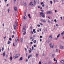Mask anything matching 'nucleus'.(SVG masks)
<instances>
[{
  "instance_id": "nucleus-48",
  "label": "nucleus",
  "mask_w": 64,
  "mask_h": 64,
  "mask_svg": "<svg viewBox=\"0 0 64 64\" xmlns=\"http://www.w3.org/2000/svg\"><path fill=\"white\" fill-rule=\"evenodd\" d=\"M4 61H7V60H6L5 59H4Z\"/></svg>"
},
{
  "instance_id": "nucleus-43",
  "label": "nucleus",
  "mask_w": 64,
  "mask_h": 64,
  "mask_svg": "<svg viewBox=\"0 0 64 64\" xmlns=\"http://www.w3.org/2000/svg\"><path fill=\"white\" fill-rule=\"evenodd\" d=\"M56 52H58V50L57 49H56Z\"/></svg>"
},
{
  "instance_id": "nucleus-55",
  "label": "nucleus",
  "mask_w": 64,
  "mask_h": 64,
  "mask_svg": "<svg viewBox=\"0 0 64 64\" xmlns=\"http://www.w3.org/2000/svg\"><path fill=\"white\" fill-rule=\"evenodd\" d=\"M30 30H32V27L30 26Z\"/></svg>"
},
{
  "instance_id": "nucleus-19",
  "label": "nucleus",
  "mask_w": 64,
  "mask_h": 64,
  "mask_svg": "<svg viewBox=\"0 0 64 64\" xmlns=\"http://www.w3.org/2000/svg\"><path fill=\"white\" fill-rule=\"evenodd\" d=\"M32 4V2H31L29 4V5H31Z\"/></svg>"
},
{
  "instance_id": "nucleus-44",
  "label": "nucleus",
  "mask_w": 64,
  "mask_h": 64,
  "mask_svg": "<svg viewBox=\"0 0 64 64\" xmlns=\"http://www.w3.org/2000/svg\"><path fill=\"white\" fill-rule=\"evenodd\" d=\"M14 35H12V38H14Z\"/></svg>"
},
{
  "instance_id": "nucleus-59",
  "label": "nucleus",
  "mask_w": 64,
  "mask_h": 64,
  "mask_svg": "<svg viewBox=\"0 0 64 64\" xmlns=\"http://www.w3.org/2000/svg\"><path fill=\"white\" fill-rule=\"evenodd\" d=\"M54 61H56V59H55V58L54 59Z\"/></svg>"
},
{
  "instance_id": "nucleus-45",
  "label": "nucleus",
  "mask_w": 64,
  "mask_h": 64,
  "mask_svg": "<svg viewBox=\"0 0 64 64\" xmlns=\"http://www.w3.org/2000/svg\"><path fill=\"white\" fill-rule=\"evenodd\" d=\"M8 57V55H7V54L6 56V58H7Z\"/></svg>"
},
{
  "instance_id": "nucleus-63",
  "label": "nucleus",
  "mask_w": 64,
  "mask_h": 64,
  "mask_svg": "<svg viewBox=\"0 0 64 64\" xmlns=\"http://www.w3.org/2000/svg\"><path fill=\"white\" fill-rule=\"evenodd\" d=\"M30 51H32V49L31 48H30Z\"/></svg>"
},
{
  "instance_id": "nucleus-8",
  "label": "nucleus",
  "mask_w": 64,
  "mask_h": 64,
  "mask_svg": "<svg viewBox=\"0 0 64 64\" xmlns=\"http://www.w3.org/2000/svg\"><path fill=\"white\" fill-rule=\"evenodd\" d=\"M62 63V64H64V60H62L60 61Z\"/></svg>"
},
{
  "instance_id": "nucleus-32",
  "label": "nucleus",
  "mask_w": 64,
  "mask_h": 64,
  "mask_svg": "<svg viewBox=\"0 0 64 64\" xmlns=\"http://www.w3.org/2000/svg\"><path fill=\"white\" fill-rule=\"evenodd\" d=\"M32 50H34V47H33V46L32 47Z\"/></svg>"
},
{
  "instance_id": "nucleus-24",
  "label": "nucleus",
  "mask_w": 64,
  "mask_h": 64,
  "mask_svg": "<svg viewBox=\"0 0 64 64\" xmlns=\"http://www.w3.org/2000/svg\"><path fill=\"white\" fill-rule=\"evenodd\" d=\"M21 41L22 42H23V38H21Z\"/></svg>"
},
{
  "instance_id": "nucleus-33",
  "label": "nucleus",
  "mask_w": 64,
  "mask_h": 64,
  "mask_svg": "<svg viewBox=\"0 0 64 64\" xmlns=\"http://www.w3.org/2000/svg\"><path fill=\"white\" fill-rule=\"evenodd\" d=\"M30 57H30V56H28V59H29V58H30Z\"/></svg>"
},
{
  "instance_id": "nucleus-18",
  "label": "nucleus",
  "mask_w": 64,
  "mask_h": 64,
  "mask_svg": "<svg viewBox=\"0 0 64 64\" xmlns=\"http://www.w3.org/2000/svg\"><path fill=\"white\" fill-rule=\"evenodd\" d=\"M34 43H36V40H34Z\"/></svg>"
},
{
  "instance_id": "nucleus-34",
  "label": "nucleus",
  "mask_w": 64,
  "mask_h": 64,
  "mask_svg": "<svg viewBox=\"0 0 64 64\" xmlns=\"http://www.w3.org/2000/svg\"><path fill=\"white\" fill-rule=\"evenodd\" d=\"M2 51H3V50H4V48H2Z\"/></svg>"
},
{
  "instance_id": "nucleus-7",
  "label": "nucleus",
  "mask_w": 64,
  "mask_h": 64,
  "mask_svg": "<svg viewBox=\"0 0 64 64\" xmlns=\"http://www.w3.org/2000/svg\"><path fill=\"white\" fill-rule=\"evenodd\" d=\"M18 38L17 37L15 39V42H17L18 41Z\"/></svg>"
},
{
  "instance_id": "nucleus-30",
  "label": "nucleus",
  "mask_w": 64,
  "mask_h": 64,
  "mask_svg": "<svg viewBox=\"0 0 64 64\" xmlns=\"http://www.w3.org/2000/svg\"><path fill=\"white\" fill-rule=\"evenodd\" d=\"M50 38H52V36L51 35L50 36Z\"/></svg>"
},
{
  "instance_id": "nucleus-51",
  "label": "nucleus",
  "mask_w": 64,
  "mask_h": 64,
  "mask_svg": "<svg viewBox=\"0 0 64 64\" xmlns=\"http://www.w3.org/2000/svg\"><path fill=\"white\" fill-rule=\"evenodd\" d=\"M40 21H41L42 22H43V20H42V19H41L40 20Z\"/></svg>"
},
{
  "instance_id": "nucleus-64",
  "label": "nucleus",
  "mask_w": 64,
  "mask_h": 64,
  "mask_svg": "<svg viewBox=\"0 0 64 64\" xmlns=\"http://www.w3.org/2000/svg\"><path fill=\"white\" fill-rule=\"evenodd\" d=\"M30 44H33V42H30Z\"/></svg>"
},
{
  "instance_id": "nucleus-23",
  "label": "nucleus",
  "mask_w": 64,
  "mask_h": 64,
  "mask_svg": "<svg viewBox=\"0 0 64 64\" xmlns=\"http://www.w3.org/2000/svg\"><path fill=\"white\" fill-rule=\"evenodd\" d=\"M10 59L11 60H12V56H10Z\"/></svg>"
},
{
  "instance_id": "nucleus-14",
  "label": "nucleus",
  "mask_w": 64,
  "mask_h": 64,
  "mask_svg": "<svg viewBox=\"0 0 64 64\" xmlns=\"http://www.w3.org/2000/svg\"><path fill=\"white\" fill-rule=\"evenodd\" d=\"M14 29L16 30V26L15 25H14Z\"/></svg>"
},
{
  "instance_id": "nucleus-54",
  "label": "nucleus",
  "mask_w": 64,
  "mask_h": 64,
  "mask_svg": "<svg viewBox=\"0 0 64 64\" xmlns=\"http://www.w3.org/2000/svg\"><path fill=\"white\" fill-rule=\"evenodd\" d=\"M40 4L41 5H42V4H43V2H41Z\"/></svg>"
},
{
  "instance_id": "nucleus-11",
  "label": "nucleus",
  "mask_w": 64,
  "mask_h": 64,
  "mask_svg": "<svg viewBox=\"0 0 64 64\" xmlns=\"http://www.w3.org/2000/svg\"><path fill=\"white\" fill-rule=\"evenodd\" d=\"M34 5H36V4L37 2V1H36V0H34Z\"/></svg>"
},
{
  "instance_id": "nucleus-61",
  "label": "nucleus",
  "mask_w": 64,
  "mask_h": 64,
  "mask_svg": "<svg viewBox=\"0 0 64 64\" xmlns=\"http://www.w3.org/2000/svg\"><path fill=\"white\" fill-rule=\"evenodd\" d=\"M33 38V37H31L30 38V39H32Z\"/></svg>"
},
{
  "instance_id": "nucleus-2",
  "label": "nucleus",
  "mask_w": 64,
  "mask_h": 64,
  "mask_svg": "<svg viewBox=\"0 0 64 64\" xmlns=\"http://www.w3.org/2000/svg\"><path fill=\"white\" fill-rule=\"evenodd\" d=\"M46 14H52V12L51 11H48L46 12Z\"/></svg>"
},
{
  "instance_id": "nucleus-20",
  "label": "nucleus",
  "mask_w": 64,
  "mask_h": 64,
  "mask_svg": "<svg viewBox=\"0 0 64 64\" xmlns=\"http://www.w3.org/2000/svg\"><path fill=\"white\" fill-rule=\"evenodd\" d=\"M50 4H52L53 3V2L52 1H50Z\"/></svg>"
},
{
  "instance_id": "nucleus-49",
  "label": "nucleus",
  "mask_w": 64,
  "mask_h": 64,
  "mask_svg": "<svg viewBox=\"0 0 64 64\" xmlns=\"http://www.w3.org/2000/svg\"><path fill=\"white\" fill-rule=\"evenodd\" d=\"M48 18L49 19H50V16H48Z\"/></svg>"
},
{
  "instance_id": "nucleus-9",
  "label": "nucleus",
  "mask_w": 64,
  "mask_h": 64,
  "mask_svg": "<svg viewBox=\"0 0 64 64\" xmlns=\"http://www.w3.org/2000/svg\"><path fill=\"white\" fill-rule=\"evenodd\" d=\"M60 48L61 49H63L64 48V47L62 46H60Z\"/></svg>"
},
{
  "instance_id": "nucleus-37",
  "label": "nucleus",
  "mask_w": 64,
  "mask_h": 64,
  "mask_svg": "<svg viewBox=\"0 0 64 64\" xmlns=\"http://www.w3.org/2000/svg\"><path fill=\"white\" fill-rule=\"evenodd\" d=\"M30 57H32L33 56L32 54H30Z\"/></svg>"
},
{
  "instance_id": "nucleus-62",
  "label": "nucleus",
  "mask_w": 64,
  "mask_h": 64,
  "mask_svg": "<svg viewBox=\"0 0 64 64\" xmlns=\"http://www.w3.org/2000/svg\"><path fill=\"white\" fill-rule=\"evenodd\" d=\"M55 13H56V12H57V10H55Z\"/></svg>"
},
{
  "instance_id": "nucleus-47",
  "label": "nucleus",
  "mask_w": 64,
  "mask_h": 64,
  "mask_svg": "<svg viewBox=\"0 0 64 64\" xmlns=\"http://www.w3.org/2000/svg\"><path fill=\"white\" fill-rule=\"evenodd\" d=\"M9 40L10 41H11V38H9Z\"/></svg>"
},
{
  "instance_id": "nucleus-40",
  "label": "nucleus",
  "mask_w": 64,
  "mask_h": 64,
  "mask_svg": "<svg viewBox=\"0 0 64 64\" xmlns=\"http://www.w3.org/2000/svg\"><path fill=\"white\" fill-rule=\"evenodd\" d=\"M31 33H32V34H33V31H32V30L31 31Z\"/></svg>"
},
{
  "instance_id": "nucleus-12",
  "label": "nucleus",
  "mask_w": 64,
  "mask_h": 64,
  "mask_svg": "<svg viewBox=\"0 0 64 64\" xmlns=\"http://www.w3.org/2000/svg\"><path fill=\"white\" fill-rule=\"evenodd\" d=\"M17 58V56H16H16H14V59H16Z\"/></svg>"
},
{
  "instance_id": "nucleus-3",
  "label": "nucleus",
  "mask_w": 64,
  "mask_h": 64,
  "mask_svg": "<svg viewBox=\"0 0 64 64\" xmlns=\"http://www.w3.org/2000/svg\"><path fill=\"white\" fill-rule=\"evenodd\" d=\"M25 28H26V26H23V29L22 30V32H25V30H26V29Z\"/></svg>"
},
{
  "instance_id": "nucleus-56",
  "label": "nucleus",
  "mask_w": 64,
  "mask_h": 64,
  "mask_svg": "<svg viewBox=\"0 0 64 64\" xmlns=\"http://www.w3.org/2000/svg\"><path fill=\"white\" fill-rule=\"evenodd\" d=\"M45 6V5H44V4H43V5H42V7H44Z\"/></svg>"
},
{
  "instance_id": "nucleus-31",
  "label": "nucleus",
  "mask_w": 64,
  "mask_h": 64,
  "mask_svg": "<svg viewBox=\"0 0 64 64\" xmlns=\"http://www.w3.org/2000/svg\"><path fill=\"white\" fill-rule=\"evenodd\" d=\"M48 23H50V21L49 20H48Z\"/></svg>"
},
{
  "instance_id": "nucleus-21",
  "label": "nucleus",
  "mask_w": 64,
  "mask_h": 64,
  "mask_svg": "<svg viewBox=\"0 0 64 64\" xmlns=\"http://www.w3.org/2000/svg\"><path fill=\"white\" fill-rule=\"evenodd\" d=\"M22 57H21L20 58V61H21L22 60Z\"/></svg>"
},
{
  "instance_id": "nucleus-16",
  "label": "nucleus",
  "mask_w": 64,
  "mask_h": 64,
  "mask_svg": "<svg viewBox=\"0 0 64 64\" xmlns=\"http://www.w3.org/2000/svg\"><path fill=\"white\" fill-rule=\"evenodd\" d=\"M33 31L34 33H36V31H35V29H33Z\"/></svg>"
},
{
  "instance_id": "nucleus-15",
  "label": "nucleus",
  "mask_w": 64,
  "mask_h": 64,
  "mask_svg": "<svg viewBox=\"0 0 64 64\" xmlns=\"http://www.w3.org/2000/svg\"><path fill=\"white\" fill-rule=\"evenodd\" d=\"M10 43H11V42H10L9 41H8L7 43L8 44V45L9 44H10Z\"/></svg>"
},
{
  "instance_id": "nucleus-1",
  "label": "nucleus",
  "mask_w": 64,
  "mask_h": 64,
  "mask_svg": "<svg viewBox=\"0 0 64 64\" xmlns=\"http://www.w3.org/2000/svg\"><path fill=\"white\" fill-rule=\"evenodd\" d=\"M40 15L42 16V17L44 18L45 17V15H44V13L42 12H40Z\"/></svg>"
},
{
  "instance_id": "nucleus-46",
  "label": "nucleus",
  "mask_w": 64,
  "mask_h": 64,
  "mask_svg": "<svg viewBox=\"0 0 64 64\" xmlns=\"http://www.w3.org/2000/svg\"><path fill=\"white\" fill-rule=\"evenodd\" d=\"M26 62H28V59H26Z\"/></svg>"
},
{
  "instance_id": "nucleus-42",
  "label": "nucleus",
  "mask_w": 64,
  "mask_h": 64,
  "mask_svg": "<svg viewBox=\"0 0 64 64\" xmlns=\"http://www.w3.org/2000/svg\"><path fill=\"white\" fill-rule=\"evenodd\" d=\"M7 0H4V2L5 3H6L7 2Z\"/></svg>"
},
{
  "instance_id": "nucleus-53",
  "label": "nucleus",
  "mask_w": 64,
  "mask_h": 64,
  "mask_svg": "<svg viewBox=\"0 0 64 64\" xmlns=\"http://www.w3.org/2000/svg\"><path fill=\"white\" fill-rule=\"evenodd\" d=\"M36 45H34V47H36Z\"/></svg>"
},
{
  "instance_id": "nucleus-26",
  "label": "nucleus",
  "mask_w": 64,
  "mask_h": 64,
  "mask_svg": "<svg viewBox=\"0 0 64 64\" xmlns=\"http://www.w3.org/2000/svg\"><path fill=\"white\" fill-rule=\"evenodd\" d=\"M43 22H44V23L46 22V20H43Z\"/></svg>"
},
{
  "instance_id": "nucleus-10",
  "label": "nucleus",
  "mask_w": 64,
  "mask_h": 64,
  "mask_svg": "<svg viewBox=\"0 0 64 64\" xmlns=\"http://www.w3.org/2000/svg\"><path fill=\"white\" fill-rule=\"evenodd\" d=\"M16 56H17V58L19 57L20 56V54H17L16 55Z\"/></svg>"
},
{
  "instance_id": "nucleus-25",
  "label": "nucleus",
  "mask_w": 64,
  "mask_h": 64,
  "mask_svg": "<svg viewBox=\"0 0 64 64\" xmlns=\"http://www.w3.org/2000/svg\"><path fill=\"white\" fill-rule=\"evenodd\" d=\"M26 17H27V16H24V19H26Z\"/></svg>"
},
{
  "instance_id": "nucleus-22",
  "label": "nucleus",
  "mask_w": 64,
  "mask_h": 64,
  "mask_svg": "<svg viewBox=\"0 0 64 64\" xmlns=\"http://www.w3.org/2000/svg\"><path fill=\"white\" fill-rule=\"evenodd\" d=\"M2 55H3V56L4 57L5 56V53H3L2 54Z\"/></svg>"
},
{
  "instance_id": "nucleus-60",
  "label": "nucleus",
  "mask_w": 64,
  "mask_h": 64,
  "mask_svg": "<svg viewBox=\"0 0 64 64\" xmlns=\"http://www.w3.org/2000/svg\"><path fill=\"white\" fill-rule=\"evenodd\" d=\"M28 16L29 17L30 16V14H28Z\"/></svg>"
},
{
  "instance_id": "nucleus-36",
  "label": "nucleus",
  "mask_w": 64,
  "mask_h": 64,
  "mask_svg": "<svg viewBox=\"0 0 64 64\" xmlns=\"http://www.w3.org/2000/svg\"><path fill=\"white\" fill-rule=\"evenodd\" d=\"M37 26L38 27H40V24H38L37 25Z\"/></svg>"
},
{
  "instance_id": "nucleus-58",
  "label": "nucleus",
  "mask_w": 64,
  "mask_h": 64,
  "mask_svg": "<svg viewBox=\"0 0 64 64\" xmlns=\"http://www.w3.org/2000/svg\"><path fill=\"white\" fill-rule=\"evenodd\" d=\"M13 46H15V45H14V42L13 43Z\"/></svg>"
},
{
  "instance_id": "nucleus-27",
  "label": "nucleus",
  "mask_w": 64,
  "mask_h": 64,
  "mask_svg": "<svg viewBox=\"0 0 64 64\" xmlns=\"http://www.w3.org/2000/svg\"><path fill=\"white\" fill-rule=\"evenodd\" d=\"M38 54H36V57H38Z\"/></svg>"
},
{
  "instance_id": "nucleus-4",
  "label": "nucleus",
  "mask_w": 64,
  "mask_h": 64,
  "mask_svg": "<svg viewBox=\"0 0 64 64\" xmlns=\"http://www.w3.org/2000/svg\"><path fill=\"white\" fill-rule=\"evenodd\" d=\"M50 48H53V47H54V46H52V43H50L49 45Z\"/></svg>"
},
{
  "instance_id": "nucleus-39",
  "label": "nucleus",
  "mask_w": 64,
  "mask_h": 64,
  "mask_svg": "<svg viewBox=\"0 0 64 64\" xmlns=\"http://www.w3.org/2000/svg\"><path fill=\"white\" fill-rule=\"evenodd\" d=\"M26 32H24L23 33V35H25V34H26Z\"/></svg>"
},
{
  "instance_id": "nucleus-13",
  "label": "nucleus",
  "mask_w": 64,
  "mask_h": 64,
  "mask_svg": "<svg viewBox=\"0 0 64 64\" xmlns=\"http://www.w3.org/2000/svg\"><path fill=\"white\" fill-rule=\"evenodd\" d=\"M17 20H16L15 23L16 26H17Z\"/></svg>"
},
{
  "instance_id": "nucleus-28",
  "label": "nucleus",
  "mask_w": 64,
  "mask_h": 64,
  "mask_svg": "<svg viewBox=\"0 0 64 64\" xmlns=\"http://www.w3.org/2000/svg\"><path fill=\"white\" fill-rule=\"evenodd\" d=\"M54 21L55 22V23H56L57 22V21L55 19L54 20Z\"/></svg>"
},
{
  "instance_id": "nucleus-41",
  "label": "nucleus",
  "mask_w": 64,
  "mask_h": 64,
  "mask_svg": "<svg viewBox=\"0 0 64 64\" xmlns=\"http://www.w3.org/2000/svg\"><path fill=\"white\" fill-rule=\"evenodd\" d=\"M8 13H9V11H10V9H8Z\"/></svg>"
},
{
  "instance_id": "nucleus-35",
  "label": "nucleus",
  "mask_w": 64,
  "mask_h": 64,
  "mask_svg": "<svg viewBox=\"0 0 64 64\" xmlns=\"http://www.w3.org/2000/svg\"><path fill=\"white\" fill-rule=\"evenodd\" d=\"M31 50H29V53H31Z\"/></svg>"
},
{
  "instance_id": "nucleus-29",
  "label": "nucleus",
  "mask_w": 64,
  "mask_h": 64,
  "mask_svg": "<svg viewBox=\"0 0 64 64\" xmlns=\"http://www.w3.org/2000/svg\"><path fill=\"white\" fill-rule=\"evenodd\" d=\"M59 36H60V34H58V36H57V38H58V37H59Z\"/></svg>"
},
{
  "instance_id": "nucleus-5",
  "label": "nucleus",
  "mask_w": 64,
  "mask_h": 64,
  "mask_svg": "<svg viewBox=\"0 0 64 64\" xmlns=\"http://www.w3.org/2000/svg\"><path fill=\"white\" fill-rule=\"evenodd\" d=\"M14 10L15 11H17V8L16 7V6H14Z\"/></svg>"
},
{
  "instance_id": "nucleus-6",
  "label": "nucleus",
  "mask_w": 64,
  "mask_h": 64,
  "mask_svg": "<svg viewBox=\"0 0 64 64\" xmlns=\"http://www.w3.org/2000/svg\"><path fill=\"white\" fill-rule=\"evenodd\" d=\"M60 35L61 36H63L64 35V31L62 32L61 34Z\"/></svg>"
},
{
  "instance_id": "nucleus-38",
  "label": "nucleus",
  "mask_w": 64,
  "mask_h": 64,
  "mask_svg": "<svg viewBox=\"0 0 64 64\" xmlns=\"http://www.w3.org/2000/svg\"><path fill=\"white\" fill-rule=\"evenodd\" d=\"M56 26L57 27H58L59 26V25H58V24H56Z\"/></svg>"
},
{
  "instance_id": "nucleus-57",
  "label": "nucleus",
  "mask_w": 64,
  "mask_h": 64,
  "mask_svg": "<svg viewBox=\"0 0 64 64\" xmlns=\"http://www.w3.org/2000/svg\"><path fill=\"white\" fill-rule=\"evenodd\" d=\"M40 38H42V36H40Z\"/></svg>"
},
{
  "instance_id": "nucleus-50",
  "label": "nucleus",
  "mask_w": 64,
  "mask_h": 64,
  "mask_svg": "<svg viewBox=\"0 0 64 64\" xmlns=\"http://www.w3.org/2000/svg\"><path fill=\"white\" fill-rule=\"evenodd\" d=\"M39 64H41V62H39Z\"/></svg>"
},
{
  "instance_id": "nucleus-17",
  "label": "nucleus",
  "mask_w": 64,
  "mask_h": 64,
  "mask_svg": "<svg viewBox=\"0 0 64 64\" xmlns=\"http://www.w3.org/2000/svg\"><path fill=\"white\" fill-rule=\"evenodd\" d=\"M27 12V11L26 10L24 13V15H26V12Z\"/></svg>"
},
{
  "instance_id": "nucleus-52",
  "label": "nucleus",
  "mask_w": 64,
  "mask_h": 64,
  "mask_svg": "<svg viewBox=\"0 0 64 64\" xmlns=\"http://www.w3.org/2000/svg\"><path fill=\"white\" fill-rule=\"evenodd\" d=\"M46 7L48 9V6H46Z\"/></svg>"
}]
</instances>
